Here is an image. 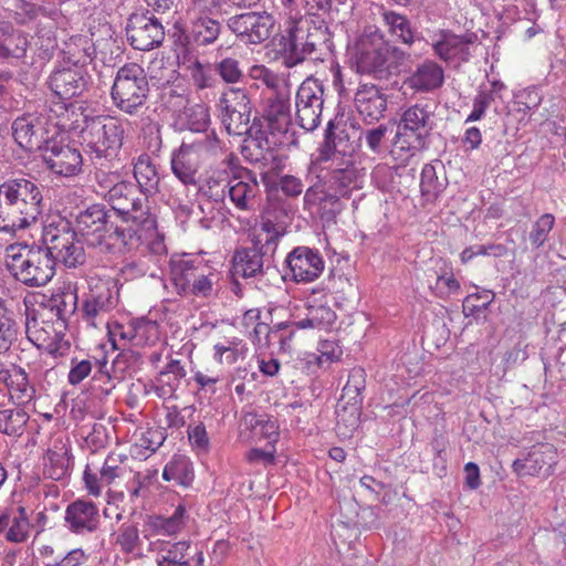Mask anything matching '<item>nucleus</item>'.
Masks as SVG:
<instances>
[{
  "label": "nucleus",
  "mask_w": 566,
  "mask_h": 566,
  "mask_svg": "<svg viewBox=\"0 0 566 566\" xmlns=\"http://www.w3.org/2000/svg\"><path fill=\"white\" fill-rule=\"evenodd\" d=\"M116 544L125 554H132L140 546L139 532L136 525L123 524L116 538Z\"/></svg>",
  "instance_id": "50"
},
{
  "label": "nucleus",
  "mask_w": 566,
  "mask_h": 566,
  "mask_svg": "<svg viewBox=\"0 0 566 566\" xmlns=\"http://www.w3.org/2000/svg\"><path fill=\"white\" fill-rule=\"evenodd\" d=\"M77 296L72 292H63L53 295L49 300V308L55 313L60 325L64 326L67 318L74 314Z\"/></svg>",
  "instance_id": "45"
},
{
  "label": "nucleus",
  "mask_w": 566,
  "mask_h": 566,
  "mask_svg": "<svg viewBox=\"0 0 566 566\" xmlns=\"http://www.w3.org/2000/svg\"><path fill=\"white\" fill-rule=\"evenodd\" d=\"M261 230L263 233H260L255 240H261L260 245L265 248L266 251L274 252L283 230L269 219L262 222Z\"/></svg>",
  "instance_id": "57"
},
{
  "label": "nucleus",
  "mask_w": 566,
  "mask_h": 566,
  "mask_svg": "<svg viewBox=\"0 0 566 566\" xmlns=\"http://www.w3.org/2000/svg\"><path fill=\"white\" fill-rule=\"evenodd\" d=\"M286 264L295 282L315 281L323 272L325 263L317 250L296 247L286 256Z\"/></svg>",
  "instance_id": "20"
},
{
  "label": "nucleus",
  "mask_w": 566,
  "mask_h": 566,
  "mask_svg": "<svg viewBox=\"0 0 566 566\" xmlns=\"http://www.w3.org/2000/svg\"><path fill=\"white\" fill-rule=\"evenodd\" d=\"M387 133L388 126L380 124L377 127L363 132L361 134L365 136L368 148L373 153L379 154L381 151V145L386 138Z\"/></svg>",
  "instance_id": "61"
},
{
  "label": "nucleus",
  "mask_w": 566,
  "mask_h": 566,
  "mask_svg": "<svg viewBox=\"0 0 566 566\" xmlns=\"http://www.w3.org/2000/svg\"><path fill=\"white\" fill-rule=\"evenodd\" d=\"M261 240H254L251 248L237 250L232 259L233 274L242 277H256L271 270L272 256L270 251L260 245Z\"/></svg>",
  "instance_id": "19"
},
{
  "label": "nucleus",
  "mask_w": 566,
  "mask_h": 566,
  "mask_svg": "<svg viewBox=\"0 0 566 566\" xmlns=\"http://www.w3.org/2000/svg\"><path fill=\"white\" fill-rule=\"evenodd\" d=\"M136 346L155 343L158 339V324L145 317L135 318Z\"/></svg>",
  "instance_id": "53"
},
{
  "label": "nucleus",
  "mask_w": 566,
  "mask_h": 566,
  "mask_svg": "<svg viewBox=\"0 0 566 566\" xmlns=\"http://www.w3.org/2000/svg\"><path fill=\"white\" fill-rule=\"evenodd\" d=\"M434 126V112L429 104L411 105L401 115L395 146L413 151L422 150L428 147Z\"/></svg>",
  "instance_id": "8"
},
{
  "label": "nucleus",
  "mask_w": 566,
  "mask_h": 566,
  "mask_svg": "<svg viewBox=\"0 0 566 566\" xmlns=\"http://www.w3.org/2000/svg\"><path fill=\"white\" fill-rule=\"evenodd\" d=\"M86 260L83 243L75 239L59 256H55V262H62L66 268H76L84 264Z\"/></svg>",
  "instance_id": "54"
},
{
  "label": "nucleus",
  "mask_w": 566,
  "mask_h": 566,
  "mask_svg": "<svg viewBox=\"0 0 566 566\" xmlns=\"http://www.w3.org/2000/svg\"><path fill=\"white\" fill-rule=\"evenodd\" d=\"M296 120L298 125L312 132L321 124L324 107V85L314 77H307L298 86L295 97Z\"/></svg>",
  "instance_id": "14"
},
{
  "label": "nucleus",
  "mask_w": 566,
  "mask_h": 566,
  "mask_svg": "<svg viewBox=\"0 0 566 566\" xmlns=\"http://www.w3.org/2000/svg\"><path fill=\"white\" fill-rule=\"evenodd\" d=\"M365 389V371L361 368L350 370L348 380L343 388L342 400H346V405H350L358 410L361 403V390Z\"/></svg>",
  "instance_id": "44"
},
{
  "label": "nucleus",
  "mask_w": 566,
  "mask_h": 566,
  "mask_svg": "<svg viewBox=\"0 0 566 566\" xmlns=\"http://www.w3.org/2000/svg\"><path fill=\"white\" fill-rule=\"evenodd\" d=\"M193 470L191 461L186 455H174L166 464L163 479L174 481L176 484L188 488L193 481Z\"/></svg>",
  "instance_id": "38"
},
{
  "label": "nucleus",
  "mask_w": 566,
  "mask_h": 566,
  "mask_svg": "<svg viewBox=\"0 0 566 566\" xmlns=\"http://www.w3.org/2000/svg\"><path fill=\"white\" fill-rule=\"evenodd\" d=\"M334 0H303V7L308 15L325 20L331 14Z\"/></svg>",
  "instance_id": "62"
},
{
  "label": "nucleus",
  "mask_w": 566,
  "mask_h": 566,
  "mask_svg": "<svg viewBox=\"0 0 566 566\" xmlns=\"http://www.w3.org/2000/svg\"><path fill=\"white\" fill-rule=\"evenodd\" d=\"M556 463V450L549 444L533 447L524 459L513 462V470L520 475H536L549 473L553 464Z\"/></svg>",
  "instance_id": "26"
},
{
  "label": "nucleus",
  "mask_w": 566,
  "mask_h": 566,
  "mask_svg": "<svg viewBox=\"0 0 566 566\" xmlns=\"http://www.w3.org/2000/svg\"><path fill=\"white\" fill-rule=\"evenodd\" d=\"M334 127V124L329 122L325 130V147L328 150L332 146L336 149ZM363 171L360 163H357L353 155L345 156L335 150L325 176V182L329 190H334L340 197L346 195L349 188L357 187L364 176Z\"/></svg>",
  "instance_id": "11"
},
{
  "label": "nucleus",
  "mask_w": 566,
  "mask_h": 566,
  "mask_svg": "<svg viewBox=\"0 0 566 566\" xmlns=\"http://www.w3.org/2000/svg\"><path fill=\"white\" fill-rule=\"evenodd\" d=\"M406 57L405 51L386 41L377 30L358 39L354 55L357 72L378 80H387Z\"/></svg>",
  "instance_id": "5"
},
{
  "label": "nucleus",
  "mask_w": 566,
  "mask_h": 566,
  "mask_svg": "<svg viewBox=\"0 0 566 566\" xmlns=\"http://www.w3.org/2000/svg\"><path fill=\"white\" fill-rule=\"evenodd\" d=\"M29 420L28 412L21 407L0 410V431L7 436L20 437Z\"/></svg>",
  "instance_id": "42"
},
{
  "label": "nucleus",
  "mask_w": 566,
  "mask_h": 566,
  "mask_svg": "<svg viewBox=\"0 0 566 566\" xmlns=\"http://www.w3.org/2000/svg\"><path fill=\"white\" fill-rule=\"evenodd\" d=\"M185 117L188 128L192 132H205L210 123L209 109L202 104L187 107Z\"/></svg>",
  "instance_id": "48"
},
{
  "label": "nucleus",
  "mask_w": 566,
  "mask_h": 566,
  "mask_svg": "<svg viewBox=\"0 0 566 566\" xmlns=\"http://www.w3.org/2000/svg\"><path fill=\"white\" fill-rule=\"evenodd\" d=\"M29 46L28 36L19 30H14L8 22L0 25V60L10 57L22 59Z\"/></svg>",
  "instance_id": "32"
},
{
  "label": "nucleus",
  "mask_w": 566,
  "mask_h": 566,
  "mask_svg": "<svg viewBox=\"0 0 566 566\" xmlns=\"http://www.w3.org/2000/svg\"><path fill=\"white\" fill-rule=\"evenodd\" d=\"M149 92L145 70L137 63H126L116 72L111 97L120 112L135 115L146 104Z\"/></svg>",
  "instance_id": "7"
},
{
  "label": "nucleus",
  "mask_w": 566,
  "mask_h": 566,
  "mask_svg": "<svg viewBox=\"0 0 566 566\" xmlns=\"http://www.w3.org/2000/svg\"><path fill=\"white\" fill-rule=\"evenodd\" d=\"M357 113L366 123L378 122L387 111V95L375 84H360L354 96Z\"/></svg>",
  "instance_id": "22"
},
{
  "label": "nucleus",
  "mask_w": 566,
  "mask_h": 566,
  "mask_svg": "<svg viewBox=\"0 0 566 566\" xmlns=\"http://www.w3.org/2000/svg\"><path fill=\"white\" fill-rule=\"evenodd\" d=\"M94 363L96 370L92 378V388L98 390L99 396H108L115 388V385L107 368V360L103 357L102 359H94Z\"/></svg>",
  "instance_id": "47"
},
{
  "label": "nucleus",
  "mask_w": 566,
  "mask_h": 566,
  "mask_svg": "<svg viewBox=\"0 0 566 566\" xmlns=\"http://www.w3.org/2000/svg\"><path fill=\"white\" fill-rule=\"evenodd\" d=\"M220 120L229 135L242 136L261 133L256 118L251 123L252 105L245 91L230 88L219 101Z\"/></svg>",
  "instance_id": "10"
},
{
  "label": "nucleus",
  "mask_w": 566,
  "mask_h": 566,
  "mask_svg": "<svg viewBox=\"0 0 566 566\" xmlns=\"http://www.w3.org/2000/svg\"><path fill=\"white\" fill-rule=\"evenodd\" d=\"M44 210L43 186L28 178L0 185V232L14 235L34 226Z\"/></svg>",
  "instance_id": "2"
},
{
  "label": "nucleus",
  "mask_w": 566,
  "mask_h": 566,
  "mask_svg": "<svg viewBox=\"0 0 566 566\" xmlns=\"http://www.w3.org/2000/svg\"><path fill=\"white\" fill-rule=\"evenodd\" d=\"M218 281V274L208 270L207 265L203 264V270L197 273L193 277V282L187 292V295L197 297H210L213 294V285Z\"/></svg>",
  "instance_id": "46"
},
{
  "label": "nucleus",
  "mask_w": 566,
  "mask_h": 566,
  "mask_svg": "<svg viewBox=\"0 0 566 566\" xmlns=\"http://www.w3.org/2000/svg\"><path fill=\"white\" fill-rule=\"evenodd\" d=\"M446 179H440L436 168L426 164L421 170L420 191L426 201H434L446 188Z\"/></svg>",
  "instance_id": "43"
},
{
  "label": "nucleus",
  "mask_w": 566,
  "mask_h": 566,
  "mask_svg": "<svg viewBox=\"0 0 566 566\" xmlns=\"http://www.w3.org/2000/svg\"><path fill=\"white\" fill-rule=\"evenodd\" d=\"M476 35L465 33L458 35L450 30H440L432 39L433 53L442 61L453 67L469 62L471 46L476 41Z\"/></svg>",
  "instance_id": "17"
},
{
  "label": "nucleus",
  "mask_w": 566,
  "mask_h": 566,
  "mask_svg": "<svg viewBox=\"0 0 566 566\" xmlns=\"http://www.w3.org/2000/svg\"><path fill=\"white\" fill-rule=\"evenodd\" d=\"M227 195L240 210H252L256 203L260 187L255 175L245 169L240 176L228 181Z\"/></svg>",
  "instance_id": "27"
},
{
  "label": "nucleus",
  "mask_w": 566,
  "mask_h": 566,
  "mask_svg": "<svg viewBox=\"0 0 566 566\" xmlns=\"http://www.w3.org/2000/svg\"><path fill=\"white\" fill-rule=\"evenodd\" d=\"M134 177L138 184L137 188L144 195H151L158 190L159 174L150 156L143 154L134 164Z\"/></svg>",
  "instance_id": "33"
},
{
  "label": "nucleus",
  "mask_w": 566,
  "mask_h": 566,
  "mask_svg": "<svg viewBox=\"0 0 566 566\" xmlns=\"http://www.w3.org/2000/svg\"><path fill=\"white\" fill-rule=\"evenodd\" d=\"M94 359L97 358L94 356H88L87 358L82 359L72 357L71 368L67 375L70 385L76 386L91 375L93 368L95 367Z\"/></svg>",
  "instance_id": "49"
},
{
  "label": "nucleus",
  "mask_w": 566,
  "mask_h": 566,
  "mask_svg": "<svg viewBox=\"0 0 566 566\" xmlns=\"http://www.w3.org/2000/svg\"><path fill=\"white\" fill-rule=\"evenodd\" d=\"M10 6L9 10L12 12V19L18 24H27L38 17L39 9L31 2L25 0H12Z\"/></svg>",
  "instance_id": "56"
},
{
  "label": "nucleus",
  "mask_w": 566,
  "mask_h": 566,
  "mask_svg": "<svg viewBox=\"0 0 566 566\" xmlns=\"http://www.w3.org/2000/svg\"><path fill=\"white\" fill-rule=\"evenodd\" d=\"M41 157L46 168L55 175L73 177L82 172L83 156L80 149L63 140L51 137L41 149Z\"/></svg>",
  "instance_id": "15"
},
{
  "label": "nucleus",
  "mask_w": 566,
  "mask_h": 566,
  "mask_svg": "<svg viewBox=\"0 0 566 566\" xmlns=\"http://www.w3.org/2000/svg\"><path fill=\"white\" fill-rule=\"evenodd\" d=\"M77 235L75 227L72 228L69 221L63 219L52 221L43 228L42 249H48L55 262V256H59L65 249L67 250Z\"/></svg>",
  "instance_id": "28"
},
{
  "label": "nucleus",
  "mask_w": 566,
  "mask_h": 566,
  "mask_svg": "<svg viewBox=\"0 0 566 566\" xmlns=\"http://www.w3.org/2000/svg\"><path fill=\"white\" fill-rule=\"evenodd\" d=\"M228 187L227 178L209 177L206 184L199 188V191L214 202H222L227 196Z\"/></svg>",
  "instance_id": "55"
},
{
  "label": "nucleus",
  "mask_w": 566,
  "mask_h": 566,
  "mask_svg": "<svg viewBox=\"0 0 566 566\" xmlns=\"http://www.w3.org/2000/svg\"><path fill=\"white\" fill-rule=\"evenodd\" d=\"M11 129L15 143L30 153L41 151L46 140L51 138L49 118L40 113H27L17 117Z\"/></svg>",
  "instance_id": "16"
},
{
  "label": "nucleus",
  "mask_w": 566,
  "mask_h": 566,
  "mask_svg": "<svg viewBox=\"0 0 566 566\" xmlns=\"http://www.w3.org/2000/svg\"><path fill=\"white\" fill-rule=\"evenodd\" d=\"M125 31L129 44L139 51L158 48L165 39L163 22L149 10L132 13Z\"/></svg>",
  "instance_id": "13"
},
{
  "label": "nucleus",
  "mask_w": 566,
  "mask_h": 566,
  "mask_svg": "<svg viewBox=\"0 0 566 566\" xmlns=\"http://www.w3.org/2000/svg\"><path fill=\"white\" fill-rule=\"evenodd\" d=\"M116 306L111 289L99 287L92 292L83 302L82 311L87 321L111 312Z\"/></svg>",
  "instance_id": "35"
},
{
  "label": "nucleus",
  "mask_w": 566,
  "mask_h": 566,
  "mask_svg": "<svg viewBox=\"0 0 566 566\" xmlns=\"http://www.w3.org/2000/svg\"><path fill=\"white\" fill-rule=\"evenodd\" d=\"M289 93L281 88L265 98L262 117L271 134H284L290 124Z\"/></svg>",
  "instance_id": "24"
},
{
  "label": "nucleus",
  "mask_w": 566,
  "mask_h": 566,
  "mask_svg": "<svg viewBox=\"0 0 566 566\" xmlns=\"http://www.w3.org/2000/svg\"><path fill=\"white\" fill-rule=\"evenodd\" d=\"M304 202L318 206L321 219L327 222L334 221L342 210L338 195L334 190H325L321 185H314L305 191Z\"/></svg>",
  "instance_id": "30"
},
{
  "label": "nucleus",
  "mask_w": 566,
  "mask_h": 566,
  "mask_svg": "<svg viewBox=\"0 0 566 566\" xmlns=\"http://www.w3.org/2000/svg\"><path fill=\"white\" fill-rule=\"evenodd\" d=\"M6 387L11 399L15 400L19 406L30 402L35 396V388L31 384L28 374L19 366H12V374Z\"/></svg>",
  "instance_id": "34"
},
{
  "label": "nucleus",
  "mask_w": 566,
  "mask_h": 566,
  "mask_svg": "<svg viewBox=\"0 0 566 566\" xmlns=\"http://www.w3.org/2000/svg\"><path fill=\"white\" fill-rule=\"evenodd\" d=\"M186 510L179 505L169 517L153 516L149 518L148 528L154 535L171 536L179 533L186 524Z\"/></svg>",
  "instance_id": "39"
},
{
  "label": "nucleus",
  "mask_w": 566,
  "mask_h": 566,
  "mask_svg": "<svg viewBox=\"0 0 566 566\" xmlns=\"http://www.w3.org/2000/svg\"><path fill=\"white\" fill-rule=\"evenodd\" d=\"M277 186L285 196L291 198L298 197L304 190L302 180L293 175L281 176Z\"/></svg>",
  "instance_id": "64"
},
{
  "label": "nucleus",
  "mask_w": 566,
  "mask_h": 566,
  "mask_svg": "<svg viewBox=\"0 0 566 566\" xmlns=\"http://www.w3.org/2000/svg\"><path fill=\"white\" fill-rule=\"evenodd\" d=\"M64 522L69 531L74 534L94 533L101 524L99 510L92 501H73L66 506Z\"/></svg>",
  "instance_id": "21"
},
{
  "label": "nucleus",
  "mask_w": 566,
  "mask_h": 566,
  "mask_svg": "<svg viewBox=\"0 0 566 566\" xmlns=\"http://www.w3.org/2000/svg\"><path fill=\"white\" fill-rule=\"evenodd\" d=\"M74 227L83 241L102 253L122 254L138 245L139 229L119 224L112 211L95 203L75 216Z\"/></svg>",
  "instance_id": "1"
},
{
  "label": "nucleus",
  "mask_w": 566,
  "mask_h": 566,
  "mask_svg": "<svg viewBox=\"0 0 566 566\" xmlns=\"http://www.w3.org/2000/svg\"><path fill=\"white\" fill-rule=\"evenodd\" d=\"M123 472V468L118 465L117 459L109 455L105 459L99 470V481L104 485H109Z\"/></svg>",
  "instance_id": "63"
},
{
  "label": "nucleus",
  "mask_w": 566,
  "mask_h": 566,
  "mask_svg": "<svg viewBox=\"0 0 566 566\" xmlns=\"http://www.w3.org/2000/svg\"><path fill=\"white\" fill-rule=\"evenodd\" d=\"M275 18L268 11H248L227 20L229 30L244 44H261L271 38Z\"/></svg>",
  "instance_id": "12"
},
{
  "label": "nucleus",
  "mask_w": 566,
  "mask_h": 566,
  "mask_svg": "<svg viewBox=\"0 0 566 566\" xmlns=\"http://www.w3.org/2000/svg\"><path fill=\"white\" fill-rule=\"evenodd\" d=\"M126 123L108 115H84L78 130L81 145L93 165L112 168L120 161Z\"/></svg>",
  "instance_id": "3"
},
{
  "label": "nucleus",
  "mask_w": 566,
  "mask_h": 566,
  "mask_svg": "<svg viewBox=\"0 0 566 566\" xmlns=\"http://www.w3.org/2000/svg\"><path fill=\"white\" fill-rule=\"evenodd\" d=\"M214 71L228 84H234L241 81L243 71L240 62L234 57H224L214 65Z\"/></svg>",
  "instance_id": "51"
},
{
  "label": "nucleus",
  "mask_w": 566,
  "mask_h": 566,
  "mask_svg": "<svg viewBox=\"0 0 566 566\" xmlns=\"http://www.w3.org/2000/svg\"><path fill=\"white\" fill-rule=\"evenodd\" d=\"M88 75L81 67L55 70L49 77L51 91L61 99L82 95L87 88Z\"/></svg>",
  "instance_id": "23"
},
{
  "label": "nucleus",
  "mask_w": 566,
  "mask_h": 566,
  "mask_svg": "<svg viewBox=\"0 0 566 566\" xmlns=\"http://www.w3.org/2000/svg\"><path fill=\"white\" fill-rule=\"evenodd\" d=\"M336 321V313L328 306L317 305L308 306L307 315L305 318L290 323L296 328H317L326 329L332 326Z\"/></svg>",
  "instance_id": "41"
},
{
  "label": "nucleus",
  "mask_w": 566,
  "mask_h": 566,
  "mask_svg": "<svg viewBox=\"0 0 566 566\" xmlns=\"http://www.w3.org/2000/svg\"><path fill=\"white\" fill-rule=\"evenodd\" d=\"M493 101V91H480L473 101V111L465 122L468 123L481 119Z\"/></svg>",
  "instance_id": "60"
},
{
  "label": "nucleus",
  "mask_w": 566,
  "mask_h": 566,
  "mask_svg": "<svg viewBox=\"0 0 566 566\" xmlns=\"http://www.w3.org/2000/svg\"><path fill=\"white\" fill-rule=\"evenodd\" d=\"M250 77L256 81H261L272 92L279 91L281 80L273 71L265 67L264 65H253L250 69Z\"/></svg>",
  "instance_id": "58"
},
{
  "label": "nucleus",
  "mask_w": 566,
  "mask_h": 566,
  "mask_svg": "<svg viewBox=\"0 0 566 566\" xmlns=\"http://www.w3.org/2000/svg\"><path fill=\"white\" fill-rule=\"evenodd\" d=\"M200 169V154L198 145L182 143L171 157V170L174 175L186 186H196Z\"/></svg>",
  "instance_id": "25"
},
{
  "label": "nucleus",
  "mask_w": 566,
  "mask_h": 566,
  "mask_svg": "<svg viewBox=\"0 0 566 566\" xmlns=\"http://www.w3.org/2000/svg\"><path fill=\"white\" fill-rule=\"evenodd\" d=\"M291 326L290 323H280L276 325V329H271L268 324L265 323H258L254 327V334L260 342V335L265 334L266 343L270 344L272 340H277L281 343L282 347L285 345L286 337H284L283 334H281L282 331L287 329Z\"/></svg>",
  "instance_id": "59"
},
{
  "label": "nucleus",
  "mask_w": 566,
  "mask_h": 566,
  "mask_svg": "<svg viewBox=\"0 0 566 566\" xmlns=\"http://www.w3.org/2000/svg\"><path fill=\"white\" fill-rule=\"evenodd\" d=\"M105 198L112 207V214L119 218V224L134 226L137 229L154 227L155 220L144 207L146 199L140 197V191L134 184L117 182L108 190Z\"/></svg>",
  "instance_id": "9"
},
{
  "label": "nucleus",
  "mask_w": 566,
  "mask_h": 566,
  "mask_svg": "<svg viewBox=\"0 0 566 566\" xmlns=\"http://www.w3.org/2000/svg\"><path fill=\"white\" fill-rule=\"evenodd\" d=\"M555 218L551 213H544L534 223L533 229L530 233V241L535 248L542 247L548 237V233L553 229Z\"/></svg>",
  "instance_id": "52"
},
{
  "label": "nucleus",
  "mask_w": 566,
  "mask_h": 566,
  "mask_svg": "<svg viewBox=\"0 0 566 566\" xmlns=\"http://www.w3.org/2000/svg\"><path fill=\"white\" fill-rule=\"evenodd\" d=\"M381 17L391 35L409 46L415 43L416 29L406 15L395 11H384Z\"/></svg>",
  "instance_id": "37"
},
{
  "label": "nucleus",
  "mask_w": 566,
  "mask_h": 566,
  "mask_svg": "<svg viewBox=\"0 0 566 566\" xmlns=\"http://www.w3.org/2000/svg\"><path fill=\"white\" fill-rule=\"evenodd\" d=\"M7 268L27 286H43L55 274V262L42 245L11 244L7 249Z\"/></svg>",
  "instance_id": "6"
},
{
  "label": "nucleus",
  "mask_w": 566,
  "mask_h": 566,
  "mask_svg": "<svg viewBox=\"0 0 566 566\" xmlns=\"http://www.w3.org/2000/svg\"><path fill=\"white\" fill-rule=\"evenodd\" d=\"M280 45L284 53V63L292 67L305 59H322L333 46L332 34L325 20L301 18L291 20L286 34L282 35Z\"/></svg>",
  "instance_id": "4"
},
{
  "label": "nucleus",
  "mask_w": 566,
  "mask_h": 566,
  "mask_svg": "<svg viewBox=\"0 0 566 566\" xmlns=\"http://www.w3.org/2000/svg\"><path fill=\"white\" fill-rule=\"evenodd\" d=\"M72 455L70 448L62 441H55L44 457V474L59 481L70 474Z\"/></svg>",
  "instance_id": "31"
},
{
  "label": "nucleus",
  "mask_w": 566,
  "mask_h": 566,
  "mask_svg": "<svg viewBox=\"0 0 566 566\" xmlns=\"http://www.w3.org/2000/svg\"><path fill=\"white\" fill-rule=\"evenodd\" d=\"M203 270V263L195 260H180L172 263L171 280L178 291V294L186 295L189 292L193 277Z\"/></svg>",
  "instance_id": "36"
},
{
  "label": "nucleus",
  "mask_w": 566,
  "mask_h": 566,
  "mask_svg": "<svg viewBox=\"0 0 566 566\" xmlns=\"http://www.w3.org/2000/svg\"><path fill=\"white\" fill-rule=\"evenodd\" d=\"M221 31L222 24L220 21L207 14H200L191 21L188 30L180 32L176 43L180 44L184 53H187L193 48H206L214 44Z\"/></svg>",
  "instance_id": "18"
},
{
  "label": "nucleus",
  "mask_w": 566,
  "mask_h": 566,
  "mask_svg": "<svg viewBox=\"0 0 566 566\" xmlns=\"http://www.w3.org/2000/svg\"><path fill=\"white\" fill-rule=\"evenodd\" d=\"M444 81L443 69L432 60H426L416 66L407 77L405 84L419 92H430L442 86Z\"/></svg>",
  "instance_id": "29"
},
{
  "label": "nucleus",
  "mask_w": 566,
  "mask_h": 566,
  "mask_svg": "<svg viewBox=\"0 0 566 566\" xmlns=\"http://www.w3.org/2000/svg\"><path fill=\"white\" fill-rule=\"evenodd\" d=\"M243 421L247 428L253 431L254 436L268 439L271 444L277 441L279 424L273 417L248 412L244 415Z\"/></svg>",
  "instance_id": "40"
}]
</instances>
